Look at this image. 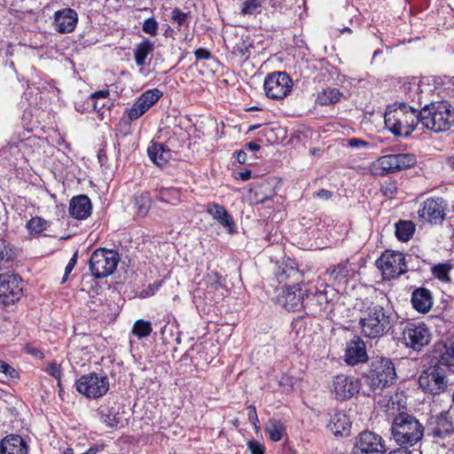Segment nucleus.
Instances as JSON below:
<instances>
[{
  "label": "nucleus",
  "instance_id": "c756f323",
  "mask_svg": "<svg viewBox=\"0 0 454 454\" xmlns=\"http://www.w3.org/2000/svg\"><path fill=\"white\" fill-rule=\"evenodd\" d=\"M119 410L120 408L115 403H112L110 401H106L98 407V412L103 423L109 427H117L121 420Z\"/></svg>",
  "mask_w": 454,
  "mask_h": 454
},
{
  "label": "nucleus",
  "instance_id": "8fccbe9b",
  "mask_svg": "<svg viewBox=\"0 0 454 454\" xmlns=\"http://www.w3.org/2000/svg\"><path fill=\"white\" fill-rule=\"evenodd\" d=\"M291 326L292 332L294 333L297 337L301 334H303L307 326L306 318L304 317H298L294 318L291 324Z\"/></svg>",
  "mask_w": 454,
  "mask_h": 454
},
{
  "label": "nucleus",
  "instance_id": "b1692460",
  "mask_svg": "<svg viewBox=\"0 0 454 454\" xmlns=\"http://www.w3.org/2000/svg\"><path fill=\"white\" fill-rule=\"evenodd\" d=\"M368 360L366 347L359 337L352 339L345 350V362L349 365H356Z\"/></svg>",
  "mask_w": 454,
  "mask_h": 454
},
{
  "label": "nucleus",
  "instance_id": "f704fd0d",
  "mask_svg": "<svg viewBox=\"0 0 454 454\" xmlns=\"http://www.w3.org/2000/svg\"><path fill=\"white\" fill-rule=\"evenodd\" d=\"M154 44L149 39H145L134 49V59L137 67L145 65L146 58L153 52Z\"/></svg>",
  "mask_w": 454,
  "mask_h": 454
},
{
  "label": "nucleus",
  "instance_id": "aec40b11",
  "mask_svg": "<svg viewBox=\"0 0 454 454\" xmlns=\"http://www.w3.org/2000/svg\"><path fill=\"white\" fill-rule=\"evenodd\" d=\"M79 20L77 12L71 7H64L56 11L52 17V27L59 34H69L74 31Z\"/></svg>",
  "mask_w": 454,
  "mask_h": 454
},
{
  "label": "nucleus",
  "instance_id": "09e8293b",
  "mask_svg": "<svg viewBox=\"0 0 454 454\" xmlns=\"http://www.w3.org/2000/svg\"><path fill=\"white\" fill-rule=\"evenodd\" d=\"M159 24L154 18L146 19L142 24L144 33L155 36L158 34Z\"/></svg>",
  "mask_w": 454,
  "mask_h": 454
},
{
  "label": "nucleus",
  "instance_id": "f03ea898",
  "mask_svg": "<svg viewBox=\"0 0 454 454\" xmlns=\"http://www.w3.org/2000/svg\"><path fill=\"white\" fill-rule=\"evenodd\" d=\"M387 129L396 137H409L420 121V111L406 103L387 107L384 115Z\"/></svg>",
  "mask_w": 454,
  "mask_h": 454
},
{
  "label": "nucleus",
  "instance_id": "dca6fc26",
  "mask_svg": "<svg viewBox=\"0 0 454 454\" xmlns=\"http://www.w3.org/2000/svg\"><path fill=\"white\" fill-rule=\"evenodd\" d=\"M303 309L308 315L318 316L328 304V296L325 290H319L316 285L308 283L304 286Z\"/></svg>",
  "mask_w": 454,
  "mask_h": 454
},
{
  "label": "nucleus",
  "instance_id": "2f4dec72",
  "mask_svg": "<svg viewBox=\"0 0 454 454\" xmlns=\"http://www.w3.org/2000/svg\"><path fill=\"white\" fill-rule=\"evenodd\" d=\"M110 92L108 90H102L92 93L87 100L88 104H90L93 110L100 112L104 108L110 109L114 104L108 98Z\"/></svg>",
  "mask_w": 454,
  "mask_h": 454
},
{
  "label": "nucleus",
  "instance_id": "de8ad7c7",
  "mask_svg": "<svg viewBox=\"0 0 454 454\" xmlns=\"http://www.w3.org/2000/svg\"><path fill=\"white\" fill-rule=\"evenodd\" d=\"M171 20L177 25L180 30L183 26L188 27V14L178 8H175L171 12Z\"/></svg>",
  "mask_w": 454,
  "mask_h": 454
},
{
  "label": "nucleus",
  "instance_id": "9d476101",
  "mask_svg": "<svg viewBox=\"0 0 454 454\" xmlns=\"http://www.w3.org/2000/svg\"><path fill=\"white\" fill-rule=\"evenodd\" d=\"M376 265L387 278H397L408 270L406 256L398 251L386 250Z\"/></svg>",
  "mask_w": 454,
  "mask_h": 454
},
{
  "label": "nucleus",
  "instance_id": "bf43d9fd",
  "mask_svg": "<svg viewBox=\"0 0 454 454\" xmlns=\"http://www.w3.org/2000/svg\"><path fill=\"white\" fill-rule=\"evenodd\" d=\"M294 379L288 375L282 374L278 380V385L284 387H293Z\"/></svg>",
  "mask_w": 454,
  "mask_h": 454
},
{
  "label": "nucleus",
  "instance_id": "ddd939ff",
  "mask_svg": "<svg viewBox=\"0 0 454 454\" xmlns=\"http://www.w3.org/2000/svg\"><path fill=\"white\" fill-rule=\"evenodd\" d=\"M23 294V280L16 274L0 275V302L4 306L18 301Z\"/></svg>",
  "mask_w": 454,
  "mask_h": 454
},
{
  "label": "nucleus",
  "instance_id": "338daca9",
  "mask_svg": "<svg viewBox=\"0 0 454 454\" xmlns=\"http://www.w3.org/2000/svg\"><path fill=\"white\" fill-rule=\"evenodd\" d=\"M387 454H412V451L408 450L406 447L396 449L389 451Z\"/></svg>",
  "mask_w": 454,
  "mask_h": 454
},
{
  "label": "nucleus",
  "instance_id": "4468645a",
  "mask_svg": "<svg viewBox=\"0 0 454 454\" xmlns=\"http://www.w3.org/2000/svg\"><path fill=\"white\" fill-rule=\"evenodd\" d=\"M386 451L382 437L372 431H363L355 438L354 454H385Z\"/></svg>",
  "mask_w": 454,
  "mask_h": 454
},
{
  "label": "nucleus",
  "instance_id": "58836bf2",
  "mask_svg": "<svg viewBox=\"0 0 454 454\" xmlns=\"http://www.w3.org/2000/svg\"><path fill=\"white\" fill-rule=\"evenodd\" d=\"M15 255L14 247L7 240L0 239V270L12 262Z\"/></svg>",
  "mask_w": 454,
  "mask_h": 454
},
{
  "label": "nucleus",
  "instance_id": "393cba45",
  "mask_svg": "<svg viewBox=\"0 0 454 454\" xmlns=\"http://www.w3.org/2000/svg\"><path fill=\"white\" fill-rule=\"evenodd\" d=\"M207 212L215 221H217L227 231L228 233L234 234L237 232L234 220L223 206L216 202L208 203L207 206Z\"/></svg>",
  "mask_w": 454,
  "mask_h": 454
},
{
  "label": "nucleus",
  "instance_id": "412c9836",
  "mask_svg": "<svg viewBox=\"0 0 454 454\" xmlns=\"http://www.w3.org/2000/svg\"><path fill=\"white\" fill-rule=\"evenodd\" d=\"M275 277L278 282L284 284L285 286L302 282L301 272L298 270L296 263L289 258L278 265Z\"/></svg>",
  "mask_w": 454,
  "mask_h": 454
},
{
  "label": "nucleus",
  "instance_id": "774afa93",
  "mask_svg": "<svg viewBox=\"0 0 454 454\" xmlns=\"http://www.w3.org/2000/svg\"><path fill=\"white\" fill-rule=\"evenodd\" d=\"M275 194H276L275 192L273 190H271L269 194L262 195V197H259L258 202L263 203L266 200H269L271 198H273L275 196Z\"/></svg>",
  "mask_w": 454,
  "mask_h": 454
},
{
  "label": "nucleus",
  "instance_id": "3c124183",
  "mask_svg": "<svg viewBox=\"0 0 454 454\" xmlns=\"http://www.w3.org/2000/svg\"><path fill=\"white\" fill-rule=\"evenodd\" d=\"M232 53L236 57H239L245 60L249 58V50L247 47L246 43L244 41H241L233 46Z\"/></svg>",
  "mask_w": 454,
  "mask_h": 454
},
{
  "label": "nucleus",
  "instance_id": "39448f33",
  "mask_svg": "<svg viewBox=\"0 0 454 454\" xmlns=\"http://www.w3.org/2000/svg\"><path fill=\"white\" fill-rule=\"evenodd\" d=\"M421 124L434 132H444L454 125V107L446 100L432 102L420 110Z\"/></svg>",
  "mask_w": 454,
  "mask_h": 454
},
{
  "label": "nucleus",
  "instance_id": "6e6552de",
  "mask_svg": "<svg viewBox=\"0 0 454 454\" xmlns=\"http://www.w3.org/2000/svg\"><path fill=\"white\" fill-rule=\"evenodd\" d=\"M449 374L442 368L430 364L419 377V387L427 394L440 395L448 388Z\"/></svg>",
  "mask_w": 454,
  "mask_h": 454
},
{
  "label": "nucleus",
  "instance_id": "72a5a7b5",
  "mask_svg": "<svg viewBox=\"0 0 454 454\" xmlns=\"http://www.w3.org/2000/svg\"><path fill=\"white\" fill-rule=\"evenodd\" d=\"M343 93L336 88L327 87L317 93L316 102L320 106H330L338 103Z\"/></svg>",
  "mask_w": 454,
  "mask_h": 454
},
{
  "label": "nucleus",
  "instance_id": "79ce46f5",
  "mask_svg": "<svg viewBox=\"0 0 454 454\" xmlns=\"http://www.w3.org/2000/svg\"><path fill=\"white\" fill-rule=\"evenodd\" d=\"M153 332L152 324L149 321L144 319L137 320L132 327V333L138 339H144L148 337Z\"/></svg>",
  "mask_w": 454,
  "mask_h": 454
},
{
  "label": "nucleus",
  "instance_id": "5fc2aeb1",
  "mask_svg": "<svg viewBox=\"0 0 454 454\" xmlns=\"http://www.w3.org/2000/svg\"><path fill=\"white\" fill-rule=\"evenodd\" d=\"M4 380H14L19 378V374L17 371L12 368L10 364L7 363L5 364V366L4 367L3 372L1 374Z\"/></svg>",
  "mask_w": 454,
  "mask_h": 454
},
{
  "label": "nucleus",
  "instance_id": "864d4df0",
  "mask_svg": "<svg viewBox=\"0 0 454 454\" xmlns=\"http://www.w3.org/2000/svg\"><path fill=\"white\" fill-rule=\"evenodd\" d=\"M47 372L52 376L53 378H55L57 380L59 381V380L61 379V369H60V365L59 364H57L56 362H52L49 364V366L47 367Z\"/></svg>",
  "mask_w": 454,
  "mask_h": 454
},
{
  "label": "nucleus",
  "instance_id": "cd10ccee",
  "mask_svg": "<svg viewBox=\"0 0 454 454\" xmlns=\"http://www.w3.org/2000/svg\"><path fill=\"white\" fill-rule=\"evenodd\" d=\"M411 302L415 310L419 313H427L433 306V296L430 290L426 287H419L411 294Z\"/></svg>",
  "mask_w": 454,
  "mask_h": 454
},
{
  "label": "nucleus",
  "instance_id": "f8f14e48",
  "mask_svg": "<svg viewBox=\"0 0 454 454\" xmlns=\"http://www.w3.org/2000/svg\"><path fill=\"white\" fill-rule=\"evenodd\" d=\"M448 203L441 197L428 198L420 204L419 217L432 225L441 224L446 217Z\"/></svg>",
  "mask_w": 454,
  "mask_h": 454
},
{
  "label": "nucleus",
  "instance_id": "603ef678",
  "mask_svg": "<svg viewBox=\"0 0 454 454\" xmlns=\"http://www.w3.org/2000/svg\"><path fill=\"white\" fill-rule=\"evenodd\" d=\"M347 144L349 147L356 149H370L372 147V145L370 142L358 137H351L348 139Z\"/></svg>",
  "mask_w": 454,
  "mask_h": 454
},
{
  "label": "nucleus",
  "instance_id": "6ab92c4d",
  "mask_svg": "<svg viewBox=\"0 0 454 454\" xmlns=\"http://www.w3.org/2000/svg\"><path fill=\"white\" fill-rule=\"evenodd\" d=\"M306 284L289 285L277 296V303L287 310H299L303 309L304 286Z\"/></svg>",
  "mask_w": 454,
  "mask_h": 454
},
{
  "label": "nucleus",
  "instance_id": "13d9d810",
  "mask_svg": "<svg viewBox=\"0 0 454 454\" xmlns=\"http://www.w3.org/2000/svg\"><path fill=\"white\" fill-rule=\"evenodd\" d=\"M247 411H248L247 415H248L249 421L254 426V427H258L257 425L259 424V419H258L255 407L254 405H249L247 407Z\"/></svg>",
  "mask_w": 454,
  "mask_h": 454
},
{
  "label": "nucleus",
  "instance_id": "7c9ffc66",
  "mask_svg": "<svg viewBox=\"0 0 454 454\" xmlns=\"http://www.w3.org/2000/svg\"><path fill=\"white\" fill-rule=\"evenodd\" d=\"M155 199L160 202L178 205L181 202L180 190L175 187H161L154 191Z\"/></svg>",
  "mask_w": 454,
  "mask_h": 454
},
{
  "label": "nucleus",
  "instance_id": "423d86ee",
  "mask_svg": "<svg viewBox=\"0 0 454 454\" xmlns=\"http://www.w3.org/2000/svg\"><path fill=\"white\" fill-rule=\"evenodd\" d=\"M400 330L402 343L417 352L421 351L432 340V333L423 322H403Z\"/></svg>",
  "mask_w": 454,
  "mask_h": 454
},
{
  "label": "nucleus",
  "instance_id": "a19ab883",
  "mask_svg": "<svg viewBox=\"0 0 454 454\" xmlns=\"http://www.w3.org/2000/svg\"><path fill=\"white\" fill-rule=\"evenodd\" d=\"M397 172L412 168L417 163V158L413 153H395Z\"/></svg>",
  "mask_w": 454,
  "mask_h": 454
},
{
  "label": "nucleus",
  "instance_id": "052dcab7",
  "mask_svg": "<svg viewBox=\"0 0 454 454\" xmlns=\"http://www.w3.org/2000/svg\"><path fill=\"white\" fill-rule=\"evenodd\" d=\"M315 196L322 200H329L332 198L333 192L325 189H321L315 193Z\"/></svg>",
  "mask_w": 454,
  "mask_h": 454
},
{
  "label": "nucleus",
  "instance_id": "0e129e2a",
  "mask_svg": "<svg viewBox=\"0 0 454 454\" xmlns=\"http://www.w3.org/2000/svg\"><path fill=\"white\" fill-rule=\"evenodd\" d=\"M236 160L239 163L244 164L247 161V153L244 151L236 152Z\"/></svg>",
  "mask_w": 454,
  "mask_h": 454
},
{
  "label": "nucleus",
  "instance_id": "a211bd4d",
  "mask_svg": "<svg viewBox=\"0 0 454 454\" xmlns=\"http://www.w3.org/2000/svg\"><path fill=\"white\" fill-rule=\"evenodd\" d=\"M162 92L158 89L148 90L145 91L132 105L127 108L125 114L129 121H133L145 114L160 98Z\"/></svg>",
  "mask_w": 454,
  "mask_h": 454
},
{
  "label": "nucleus",
  "instance_id": "bb28decb",
  "mask_svg": "<svg viewBox=\"0 0 454 454\" xmlns=\"http://www.w3.org/2000/svg\"><path fill=\"white\" fill-rule=\"evenodd\" d=\"M28 448L23 438L10 434L0 441V454H27Z\"/></svg>",
  "mask_w": 454,
  "mask_h": 454
},
{
  "label": "nucleus",
  "instance_id": "0eeeda50",
  "mask_svg": "<svg viewBox=\"0 0 454 454\" xmlns=\"http://www.w3.org/2000/svg\"><path fill=\"white\" fill-rule=\"evenodd\" d=\"M120 260V254L116 250L96 249L89 260L90 270L96 278H106L115 271Z\"/></svg>",
  "mask_w": 454,
  "mask_h": 454
},
{
  "label": "nucleus",
  "instance_id": "20e7f679",
  "mask_svg": "<svg viewBox=\"0 0 454 454\" xmlns=\"http://www.w3.org/2000/svg\"><path fill=\"white\" fill-rule=\"evenodd\" d=\"M363 378L373 392H380L395 383V366L390 358L372 357L369 361L368 369L363 372Z\"/></svg>",
  "mask_w": 454,
  "mask_h": 454
},
{
  "label": "nucleus",
  "instance_id": "9b49d317",
  "mask_svg": "<svg viewBox=\"0 0 454 454\" xmlns=\"http://www.w3.org/2000/svg\"><path fill=\"white\" fill-rule=\"evenodd\" d=\"M293 80L286 72H273L264 79L263 89L271 99H283L292 90Z\"/></svg>",
  "mask_w": 454,
  "mask_h": 454
},
{
  "label": "nucleus",
  "instance_id": "a18cd8bd",
  "mask_svg": "<svg viewBox=\"0 0 454 454\" xmlns=\"http://www.w3.org/2000/svg\"><path fill=\"white\" fill-rule=\"evenodd\" d=\"M262 0H246L242 4L240 14L242 16L256 15L262 12Z\"/></svg>",
  "mask_w": 454,
  "mask_h": 454
},
{
  "label": "nucleus",
  "instance_id": "c03bdc74",
  "mask_svg": "<svg viewBox=\"0 0 454 454\" xmlns=\"http://www.w3.org/2000/svg\"><path fill=\"white\" fill-rule=\"evenodd\" d=\"M27 228L30 234L39 235L49 227V223L42 217H32L27 223Z\"/></svg>",
  "mask_w": 454,
  "mask_h": 454
},
{
  "label": "nucleus",
  "instance_id": "4d7b16f0",
  "mask_svg": "<svg viewBox=\"0 0 454 454\" xmlns=\"http://www.w3.org/2000/svg\"><path fill=\"white\" fill-rule=\"evenodd\" d=\"M194 56L197 60H206L210 59L212 58V53L206 48H199L194 51Z\"/></svg>",
  "mask_w": 454,
  "mask_h": 454
},
{
  "label": "nucleus",
  "instance_id": "49530a36",
  "mask_svg": "<svg viewBox=\"0 0 454 454\" xmlns=\"http://www.w3.org/2000/svg\"><path fill=\"white\" fill-rule=\"evenodd\" d=\"M398 190L397 182L393 179L386 180L384 183L380 185V192L388 199H393L395 197Z\"/></svg>",
  "mask_w": 454,
  "mask_h": 454
},
{
  "label": "nucleus",
  "instance_id": "c9c22d12",
  "mask_svg": "<svg viewBox=\"0 0 454 454\" xmlns=\"http://www.w3.org/2000/svg\"><path fill=\"white\" fill-rule=\"evenodd\" d=\"M133 202L137 209V215L140 217L146 216L152 207V197L150 192H144L135 194Z\"/></svg>",
  "mask_w": 454,
  "mask_h": 454
},
{
  "label": "nucleus",
  "instance_id": "c85d7f7f",
  "mask_svg": "<svg viewBox=\"0 0 454 454\" xmlns=\"http://www.w3.org/2000/svg\"><path fill=\"white\" fill-rule=\"evenodd\" d=\"M147 153L150 160L160 168L165 167L172 158L171 150L161 143L151 142Z\"/></svg>",
  "mask_w": 454,
  "mask_h": 454
},
{
  "label": "nucleus",
  "instance_id": "4c0bfd02",
  "mask_svg": "<svg viewBox=\"0 0 454 454\" xmlns=\"http://www.w3.org/2000/svg\"><path fill=\"white\" fill-rule=\"evenodd\" d=\"M349 268L348 262H341L337 265H334L333 268H330L326 270V274L329 275L330 279L336 283H341L346 281L347 278L349 275Z\"/></svg>",
  "mask_w": 454,
  "mask_h": 454
},
{
  "label": "nucleus",
  "instance_id": "37998d69",
  "mask_svg": "<svg viewBox=\"0 0 454 454\" xmlns=\"http://www.w3.org/2000/svg\"><path fill=\"white\" fill-rule=\"evenodd\" d=\"M452 269L451 263H438L432 267V274L433 276L441 280L442 282H450V278L449 276L450 271Z\"/></svg>",
  "mask_w": 454,
  "mask_h": 454
},
{
  "label": "nucleus",
  "instance_id": "e433bc0d",
  "mask_svg": "<svg viewBox=\"0 0 454 454\" xmlns=\"http://www.w3.org/2000/svg\"><path fill=\"white\" fill-rule=\"evenodd\" d=\"M375 168L379 171L376 173L380 176L392 174L397 172L395 166V158L394 154H387L380 157L375 165Z\"/></svg>",
  "mask_w": 454,
  "mask_h": 454
},
{
  "label": "nucleus",
  "instance_id": "4be33fe9",
  "mask_svg": "<svg viewBox=\"0 0 454 454\" xmlns=\"http://www.w3.org/2000/svg\"><path fill=\"white\" fill-rule=\"evenodd\" d=\"M430 364L450 373L454 367V348L441 342L435 344L432 350Z\"/></svg>",
  "mask_w": 454,
  "mask_h": 454
},
{
  "label": "nucleus",
  "instance_id": "7ed1b4c3",
  "mask_svg": "<svg viewBox=\"0 0 454 454\" xmlns=\"http://www.w3.org/2000/svg\"><path fill=\"white\" fill-rule=\"evenodd\" d=\"M425 427L412 414L401 411L394 416L390 432L394 441L402 447H412L420 442Z\"/></svg>",
  "mask_w": 454,
  "mask_h": 454
},
{
  "label": "nucleus",
  "instance_id": "680f3d73",
  "mask_svg": "<svg viewBox=\"0 0 454 454\" xmlns=\"http://www.w3.org/2000/svg\"><path fill=\"white\" fill-rule=\"evenodd\" d=\"M251 176H252V171L249 169H246L244 171H240V172L237 173L236 178H239L242 181H247L251 178Z\"/></svg>",
  "mask_w": 454,
  "mask_h": 454
},
{
  "label": "nucleus",
  "instance_id": "a878e982",
  "mask_svg": "<svg viewBox=\"0 0 454 454\" xmlns=\"http://www.w3.org/2000/svg\"><path fill=\"white\" fill-rule=\"evenodd\" d=\"M91 209L90 198L87 195H79L70 200L68 211L72 217L83 220L90 215Z\"/></svg>",
  "mask_w": 454,
  "mask_h": 454
},
{
  "label": "nucleus",
  "instance_id": "e2e57ef3",
  "mask_svg": "<svg viewBox=\"0 0 454 454\" xmlns=\"http://www.w3.org/2000/svg\"><path fill=\"white\" fill-rule=\"evenodd\" d=\"M211 278H213L215 280V283H213L212 286H214L215 289L223 286V282L224 279L218 273H214Z\"/></svg>",
  "mask_w": 454,
  "mask_h": 454
},
{
  "label": "nucleus",
  "instance_id": "f257e3e1",
  "mask_svg": "<svg viewBox=\"0 0 454 454\" xmlns=\"http://www.w3.org/2000/svg\"><path fill=\"white\" fill-rule=\"evenodd\" d=\"M397 320L398 316L393 309L371 303L362 311L359 325L364 336L375 339L388 333Z\"/></svg>",
  "mask_w": 454,
  "mask_h": 454
},
{
  "label": "nucleus",
  "instance_id": "1a4fd4ad",
  "mask_svg": "<svg viewBox=\"0 0 454 454\" xmlns=\"http://www.w3.org/2000/svg\"><path fill=\"white\" fill-rule=\"evenodd\" d=\"M75 388L88 398H99L108 392L109 379L96 372L84 374L75 381Z\"/></svg>",
  "mask_w": 454,
  "mask_h": 454
},
{
  "label": "nucleus",
  "instance_id": "5701e85b",
  "mask_svg": "<svg viewBox=\"0 0 454 454\" xmlns=\"http://www.w3.org/2000/svg\"><path fill=\"white\" fill-rule=\"evenodd\" d=\"M329 420L326 427L335 436H348L350 434L351 421L345 411L333 410L328 413Z\"/></svg>",
  "mask_w": 454,
  "mask_h": 454
},
{
  "label": "nucleus",
  "instance_id": "f3484780",
  "mask_svg": "<svg viewBox=\"0 0 454 454\" xmlns=\"http://www.w3.org/2000/svg\"><path fill=\"white\" fill-rule=\"evenodd\" d=\"M454 433L450 409L442 411L428 419L427 434L434 438L445 439Z\"/></svg>",
  "mask_w": 454,
  "mask_h": 454
},
{
  "label": "nucleus",
  "instance_id": "473e14b6",
  "mask_svg": "<svg viewBox=\"0 0 454 454\" xmlns=\"http://www.w3.org/2000/svg\"><path fill=\"white\" fill-rule=\"evenodd\" d=\"M395 234L399 241L407 242L410 240L416 230V226L412 221L399 220L395 223Z\"/></svg>",
  "mask_w": 454,
  "mask_h": 454
},
{
  "label": "nucleus",
  "instance_id": "ea45409f",
  "mask_svg": "<svg viewBox=\"0 0 454 454\" xmlns=\"http://www.w3.org/2000/svg\"><path fill=\"white\" fill-rule=\"evenodd\" d=\"M265 431L269 434L270 440L273 442H278L283 437L285 427L279 420L270 419L265 425Z\"/></svg>",
  "mask_w": 454,
  "mask_h": 454
},
{
  "label": "nucleus",
  "instance_id": "69168bd1",
  "mask_svg": "<svg viewBox=\"0 0 454 454\" xmlns=\"http://www.w3.org/2000/svg\"><path fill=\"white\" fill-rule=\"evenodd\" d=\"M245 147L247 150L249 151H259L261 148V145L256 142H249L245 145Z\"/></svg>",
  "mask_w": 454,
  "mask_h": 454
},
{
  "label": "nucleus",
  "instance_id": "2eb2a0df",
  "mask_svg": "<svg viewBox=\"0 0 454 454\" xmlns=\"http://www.w3.org/2000/svg\"><path fill=\"white\" fill-rule=\"evenodd\" d=\"M361 388V381L358 378L346 374H338L332 381L331 392L338 401L351 399L358 394Z\"/></svg>",
  "mask_w": 454,
  "mask_h": 454
},
{
  "label": "nucleus",
  "instance_id": "6e6d98bb",
  "mask_svg": "<svg viewBox=\"0 0 454 454\" xmlns=\"http://www.w3.org/2000/svg\"><path fill=\"white\" fill-rule=\"evenodd\" d=\"M248 449L251 451V454H264L265 450L263 445L256 441H249Z\"/></svg>",
  "mask_w": 454,
  "mask_h": 454
}]
</instances>
